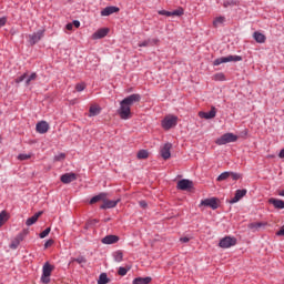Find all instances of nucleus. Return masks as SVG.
<instances>
[{
    "label": "nucleus",
    "mask_w": 284,
    "mask_h": 284,
    "mask_svg": "<svg viewBox=\"0 0 284 284\" xmlns=\"http://www.w3.org/2000/svg\"><path fill=\"white\" fill-rule=\"evenodd\" d=\"M139 101H141V95L139 94H131L124 98L120 102V109L118 110V114L120 115V118L124 121H128V119H132L131 108L134 103H139Z\"/></svg>",
    "instance_id": "obj_1"
},
{
    "label": "nucleus",
    "mask_w": 284,
    "mask_h": 284,
    "mask_svg": "<svg viewBox=\"0 0 284 284\" xmlns=\"http://www.w3.org/2000/svg\"><path fill=\"white\" fill-rule=\"evenodd\" d=\"M236 141H239L237 135H234V133H225L219 138L215 143L216 145H227V143H236Z\"/></svg>",
    "instance_id": "obj_2"
},
{
    "label": "nucleus",
    "mask_w": 284,
    "mask_h": 284,
    "mask_svg": "<svg viewBox=\"0 0 284 284\" xmlns=\"http://www.w3.org/2000/svg\"><path fill=\"white\" fill-rule=\"evenodd\" d=\"M54 270V265H51L49 262H45L42 267V283H50V276H52V271Z\"/></svg>",
    "instance_id": "obj_3"
},
{
    "label": "nucleus",
    "mask_w": 284,
    "mask_h": 284,
    "mask_svg": "<svg viewBox=\"0 0 284 284\" xmlns=\"http://www.w3.org/2000/svg\"><path fill=\"white\" fill-rule=\"evenodd\" d=\"M237 61H243V58L241 55H227L217 58L214 60L213 65H221V63H232Z\"/></svg>",
    "instance_id": "obj_4"
},
{
    "label": "nucleus",
    "mask_w": 284,
    "mask_h": 284,
    "mask_svg": "<svg viewBox=\"0 0 284 284\" xmlns=\"http://www.w3.org/2000/svg\"><path fill=\"white\" fill-rule=\"evenodd\" d=\"M176 121H179L176 115H166L162 121V128L164 130H171V128L176 125Z\"/></svg>",
    "instance_id": "obj_5"
},
{
    "label": "nucleus",
    "mask_w": 284,
    "mask_h": 284,
    "mask_svg": "<svg viewBox=\"0 0 284 284\" xmlns=\"http://www.w3.org/2000/svg\"><path fill=\"white\" fill-rule=\"evenodd\" d=\"M44 34H45L44 29L39 30L34 33H31L28 36V39H29L28 42L30 43V45H36V43H39V41L43 39Z\"/></svg>",
    "instance_id": "obj_6"
},
{
    "label": "nucleus",
    "mask_w": 284,
    "mask_h": 284,
    "mask_svg": "<svg viewBox=\"0 0 284 284\" xmlns=\"http://www.w3.org/2000/svg\"><path fill=\"white\" fill-rule=\"evenodd\" d=\"M200 205H204V207H211L212 210H219V199L211 197L202 200Z\"/></svg>",
    "instance_id": "obj_7"
},
{
    "label": "nucleus",
    "mask_w": 284,
    "mask_h": 284,
    "mask_svg": "<svg viewBox=\"0 0 284 284\" xmlns=\"http://www.w3.org/2000/svg\"><path fill=\"white\" fill-rule=\"evenodd\" d=\"M236 245V239L226 236L220 241V247L227 250V247H234Z\"/></svg>",
    "instance_id": "obj_8"
},
{
    "label": "nucleus",
    "mask_w": 284,
    "mask_h": 284,
    "mask_svg": "<svg viewBox=\"0 0 284 284\" xmlns=\"http://www.w3.org/2000/svg\"><path fill=\"white\" fill-rule=\"evenodd\" d=\"M194 187V183L190 180H180L178 182V190L187 191Z\"/></svg>",
    "instance_id": "obj_9"
},
{
    "label": "nucleus",
    "mask_w": 284,
    "mask_h": 284,
    "mask_svg": "<svg viewBox=\"0 0 284 284\" xmlns=\"http://www.w3.org/2000/svg\"><path fill=\"white\" fill-rule=\"evenodd\" d=\"M119 201L121 200H103V204L100 206V210H112V207H116L119 205Z\"/></svg>",
    "instance_id": "obj_10"
},
{
    "label": "nucleus",
    "mask_w": 284,
    "mask_h": 284,
    "mask_svg": "<svg viewBox=\"0 0 284 284\" xmlns=\"http://www.w3.org/2000/svg\"><path fill=\"white\" fill-rule=\"evenodd\" d=\"M170 150H172V143H165L164 146L161 149V156L162 159H164V161H168V159L172 156Z\"/></svg>",
    "instance_id": "obj_11"
},
{
    "label": "nucleus",
    "mask_w": 284,
    "mask_h": 284,
    "mask_svg": "<svg viewBox=\"0 0 284 284\" xmlns=\"http://www.w3.org/2000/svg\"><path fill=\"white\" fill-rule=\"evenodd\" d=\"M108 32H110V29H108V28L99 29L98 31H95L92 34V39H94V40L103 39V38L108 37Z\"/></svg>",
    "instance_id": "obj_12"
},
{
    "label": "nucleus",
    "mask_w": 284,
    "mask_h": 284,
    "mask_svg": "<svg viewBox=\"0 0 284 284\" xmlns=\"http://www.w3.org/2000/svg\"><path fill=\"white\" fill-rule=\"evenodd\" d=\"M36 130L39 132V134H45V132L50 130V124H48L45 121H41L37 124Z\"/></svg>",
    "instance_id": "obj_13"
},
{
    "label": "nucleus",
    "mask_w": 284,
    "mask_h": 284,
    "mask_svg": "<svg viewBox=\"0 0 284 284\" xmlns=\"http://www.w3.org/2000/svg\"><path fill=\"white\" fill-rule=\"evenodd\" d=\"M60 181L64 184L72 183V181H77V174L75 173H65L61 175Z\"/></svg>",
    "instance_id": "obj_14"
},
{
    "label": "nucleus",
    "mask_w": 284,
    "mask_h": 284,
    "mask_svg": "<svg viewBox=\"0 0 284 284\" xmlns=\"http://www.w3.org/2000/svg\"><path fill=\"white\" fill-rule=\"evenodd\" d=\"M199 116H200V119H206V120L214 119V116H216V108L212 106L211 111H209V112L201 111L199 113Z\"/></svg>",
    "instance_id": "obj_15"
},
{
    "label": "nucleus",
    "mask_w": 284,
    "mask_h": 284,
    "mask_svg": "<svg viewBox=\"0 0 284 284\" xmlns=\"http://www.w3.org/2000/svg\"><path fill=\"white\" fill-rule=\"evenodd\" d=\"M245 194H247V190H245V189H243V190H237V191L235 192V196L230 200V203H231V204L239 203V201H240L241 199H243V196H245Z\"/></svg>",
    "instance_id": "obj_16"
},
{
    "label": "nucleus",
    "mask_w": 284,
    "mask_h": 284,
    "mask_svg": "<svg viewBox=\"0 0 284 284\" xmlns=\"http://www.w3.org/2000/svg\"><path fill=\"white\" fill-rule=\"evenodd\" d=\"M268 203H270V205H273L275 207V210H284V201L283 200L271 197V199H268Z\"/></svg>",
    "instance_id": "obj_17"
},
{
    "label": "nucleus",
    "mask_w": 284,
    "mask_h": 284,
    "mask_svg": "<svg viewBox=\"0 0 284 284\" xmlns=\"http://www.w3.org/2000/svg\"><path fill=\"white\" fill-rule=\"evenodd\" d=\"M104 245H113V243H119V236L116 235H106L102 239Z\"/></svg>",
    "instance_id": "obj_18"
},
{
    "label": "nucleus",
    "mask_w": 284,
    "mask_h": 284,
    "mask_svg": "<svg viewBox=\"0 0 284 284\" xmlns=\"http://www.w3.org/2000/svg\"><path fill=\"white\" fill-rule=\"evenodd\" d=\"M115 12H119V7H106L101 11V17H110V14Z\"/></svg>",
    "instance_id": "obj_19"
},
{
    "label": "nucleus",
    "mask_w": 284,
    "mask_h": 284,
    "mask_svg": "<svg viewBox=\"0 0 284 284\" xmlns=\"http://www.w3.org/2000/svg\"><path fill=\"white\" fill-rule=\"evenodd\" d=\"M21 241H23V234H18L14 240L10 244L11 250H17L19 245L21 244Z\"/></svg>",
    "instance_id": "obj_20"
},
{
    "label": "nucleus",
    "mask_w": 284,
    "mask_h": 284,
    "mask_svg": "<svg viewBox=\"0 0 284 284\" xmlns=\"http://www.w3.org/2000/svg\"><path fill=\"white\" fill-rule=\"evenodd\" d=\"M101 114V106L93 104L89 109V116H99Z\"/></svg>",
    "instance_id": "obj_21"
},
{
    "label": "nucleus",
    "mask_w": 284,
    "mask_h": 284,
    "mask_svg": "<svg viewBox=\"0 0 284 284\" xmlns=\"http://www.w3.org/2000/svg\"><path fill=\"white\" fill-rule=\"evenodd\" d=\"M41 214H43V212L40 211L36 213L33 216L29 217L26 222V225H28V227H30V225H34V223L39 221V216H41Z\"/></svg>",
    "instance_id": "obj_22"
},
{
    "label": "nucleus",
    "mask_w": 284,
    "mask_h": 284,
    "mask_svg": "<svg viewBox=\"0 0 284 284\" xmlns=\"http://www.w3.org/2000/svg\"><path fill=\"white\" fill-rule=\"evenodd\" d=\"M105 196H108L105 193H100L99 195L93 196L90 200V205H94V203H99V201H105Z\"/></svg>",
    "instance_id": "obj_23"
},
{
    "label": "nucleus",
    "mask_w": 284,
    "mask_h": 284,
    "mask_svg": "<svg viewBox=\"0 0 284 284\" xmlns=\"http://www.w3.org/2000/svg\"><path fill=\"white\" fill-rule=\"evenodd\" d=\"M152 283V277H136L133 280V284H150Z\"/></svg>",
    "instance_id": "obj_24"
},
{
    "label": "nucleus",
    "mask_w": 284,
    "mask_h": 284,
    "mask_svg": "<svg viewBox=\"0 0 284 284\" xmlns=\"http://www.w3.org/2000/svg\"><path fill=\"white\" fill-rule=\"evenodd\" d=\"M253 38L255 39V41L257 42V43H265V34H263V33H261V32H258V31H255L254 33H253Z\"/></svg>",
    "instance_id": "obj_25"
},
{
    "label": "nucleus",
    "mask_w": 284,
    "mask_h": 284,
    "mask_svg": "<svg viewBox=\"0 0 284 284\" xmlns=\"http://www.w3.org/2000/svg\"><path fill=\"white\" fill-rule=\"evenodd\" d=\"M73 263H78L79 265H83V263H87V260L83 256H79L77 258L72 257L71 261L69 262V265H73Z\"/></svg>",
    "instance_id": "obj_26"
},
{
    "label": "nucleus",
    "mask_w": 284,
    "mask_h": 284,
    "mask_svg": "<svg viewBox=\"0 0 284 284\" xmlns=\"http://www.w3.org/2000/svg\"><path fill=\"white\" fill-rule=\"evenodd\" d=\"M223 23H225V17L223 16L216 17L213 21L214 28H219V26H223Z\"/></svg>",
    "instance_id": "obj_27"
},
{
    "label": "nucleus",
    "mask_w": 284,
    "mask_h": 284,
    "mask_svg": "<svg viewBox=\"0 0 284 284\" xmlns=\"http://www.w3.org/2000/svg\"><path fill=\"white\" fill-rule=\"evenodd\" d=\"M109 283H110V278H108V274L105 273L100 274L98 284H109Z\"/></svg>",
    "instance_id": "obj_28"
},
{
    "label": "nucleus",
    "mask_w": 284,
    "mask_h": 284,
    "mask_svg": "<svg viewBox=\"0 0 284 284\" xmlns=\"http://www.w3.org/2000/svg\"><path fill=\"white\" fill-rule=\"evenodd\" d=\"M150 156V152L148 150H140L138 152V159H148Z\"/></svg>",
    "instance_id": "obj_29"
},
{
    "label": "nucleus",
    "mask_w": 284,
    "mask_h": 284,
    "mask_svg": "<svg viewBox=\"0 0 284 284\" xmlns=\"http://www.w3.org/2000/svg\"><path fill=\"white\" fill-rule=\"evenodd\" d=\"M113 257L116 263H121V261H123V253L121 251H116L113 253Z\"/></svg>",
    "instance_id": "obj_30"
},
{
    "label": "nucleus",
    "mask_w": 284,
    "mask_h": 284,
    "mask_svg": "<svg viewBox=\"0 0 284 284\" xmlns=\"http://www.w3.org/2000/svg\"><path fill=\"white\" fill-rule=\"evenodd\" d=\"M8 221V213L6 211H2L0 213V227L3 226V224Z\"/></svg>",
    "instance_id": "obj_31"
},
{
    "label": "nucleus",
    "mask_w": 284,
    "mask_h": 284,
    "mask_svg": "<svg viewBox=\"0 0 284 284\" xmlns=\"http://www.w3.org/2000/svg\"><path fill=\"white\" fill-rule=\"evenodd\" d=\"M150 45H152V40L151 39L139 42V44H138L139 48H150Z\"/></svg>",
    "instance_id": "obj_32"
},
{
    "label": "nucleus",
    "mask_w": 284,
    "mask_h": 284,
    "mask_svg": "<svg viewBox=\"0 0 284 284\" xmlns=\"http://www.w3.org/2000/svg\"><path fill=\"white\" fill-rule=\"evenodd\" d=\"M263 225H265V224L261 223V222H255V223L248 224V229L250 230H258L260 227H263Z\"/></svg>",
    "instance_id": "obj_33"
},
{
    "label": "nucleus",
    "mask_w": 284,
    "mask_h": 284,
    "mask_svg": "<svg viewBox=\"0 0 284 284\" xmlns=\"http://www.w3.org/2000/svg\"><path fill=\"white\" fill-rule=\"evenodd\" d=\"M32 81H37V73H31L27 80H26V85H30V83H32Z\"/></svg>",
    "instance_id": "obj_34"
},
{
    "label": "nucleus",
    "mask_w": 284,
    "mask_h": 284,
    "mask_svg": "<svg viewBox=\"0 0 284 284\" xmlns=\"http://www.w3.org/2000/svg\"><path fill=\"white\" fill-rule=\"evenodd\" d=\"M227 179H230V172H223L222 174H220L217 176V181H227Z\"/></svg>",
    "instance_id": "obj_35"
},
{
    "label": "nucleus",
    "mask_w": 284,
    "mask_h": 284,
    "mask_svg": "<svg viewBox=\"0 0 284 284\" xmlns=\"http://www.w3.org/2000/svg\"><path fill=\"white\" fill-rule=\"evenodd\" d=\"M19 161H28V159H32V154H19L18 155Z\"/></svg>",
    "instance_id": "obj_36"
},
{
    "label": "nucleus",
    "mask_w": 284,
    "mask_h": 284,
    "mask_svg": "<svg viewBox=\"0 0 284 284\" xmlns=\"http://www.w3.org/2000/svg\"><path fill=\"white\" fill-rule=\"evenodd\" d=\"M224 8H230L232 6H236V0H226L223 3Z\"/></svg>",
    "instance_id": "obj_37"
},
{
    "label": "nucleus",
    "mask_w": 284,
    "mask_h": 284,
    "mask_svg": "<svg viewBox=\"0 0 284 284\" xmlns=\"http://www.w3.org/2000/svg\"><path fill=\"white\" fill-rule=\"evenodd\" d=\"M183 9H176L174 11H171V17H182Z\"/></svg>",
    "instance_id": "obj_38"
},
{
    "label": "nucleus",
    "mask_w": 284,
    "mask_h": 284,
    "mask_svg": "<svg viewBox=\"0 0 284 284\" xmlns=\"http://www.w3.org/2000/svg\"><path fill=\"white\" fill-rule=\"evenodd\" d=\"M75 90H77V92H83L84 90H85V83H78L77 85H75Z\"/></svg>",
    "instance_id": "obj_39"
},
{
    "label": "nucleus",
    "mask_w": 284,
    "mask_h": 284,
    "mask_svg": "<svg viewBox=\"0 0 284 284\" xmlns=\"http://www.w3.org/2000/svg\"><path fill=\"white\" fill-rule=\"evenodd\" d=\"M28 79V73H24L16 79V83H22V81H26Z\"/></svg>",
    "instance_id": "obj_40"
},
{
    "label": "nucleus",
    "mask_w": 284,
    "mask_h": 284,
    "mask_svg": "<svg viewBox=\"0 0 284 284\" xmlns=\"http://www.w3.org/2000/svg\"><path fill=\"white\" fill-rule=\"evenodd\" d=\"M50 232H51V229L47 227L44 231L40 233V239H45V236H48Z\"/></svg>",
    "instance_id": "obj_41"
},
{
    "label": "nucleus",
    "mask_w": 284,
    "mask_h": 284,
    "mask_svg": "<svg viewBox=\"0 0 284 284\" xmlns=\"http://www.w3.org/2000/svg\"><path fill=\"white\" fill-rule=\"evenodd\" d=\"M158 14H161L163 17H172V11L160 10L158 11Z\"/></svg>",
    "instance_id": "obj_42"
},
{
    "label": "nucleus",
    "mask_w": 284,
    "mask_h": 284,
    "mask_svg": "<svg viewBox=\"0 0 284 284\" xmlns=\"http://www.w3.org/2000/svg\"><path fill=\"white\" fill-rule=\"evenodd\" d=\"M215 81H225V75L223 73H217L214 75Z\"/></svg>",
    "instance_id": "obj_43"
},
{
    "label": "nucleus",
    "mask_w": 284,
    "mask_h": 284,
    "mask_svg": "<svg viewBox=\"0 0 284 284\" xmlns=\"http://www.w3.org/2000/svg\"><path fill=\"white\" fill-rule=\"evenodd\" d=\"M230 179H233V181H239V179H241V174L230 172Z\"/></svg>",
    "instance_id": "obj_44"
},
{
    "label": "nucleus",
    "mask_w": 284,
    "mask_h": 284,
    "mask_svg": "<svg viewBox=\"0 0 284 284\" xmlns=\"http://www.w3.org/2000/svg\"><path fill=\"white\" fill-rule=\"evenodd\" d=\"M65 160V153H60L54 156V161H63Z\"/></svg>",
    "instance_id": "obj_45"
},
{
    "label": "nucleus",
    "mask_w": 284,
    "mask_h": 284,
    "mask_svg": "<svg viewBox=\"0 0 284 284\" xmlns=\"http://www.w3.org/2000/svg\"><path fill=\"white\" fill-rule=\"evenodd\" d=\"M52 245H54V240H48L44 243V250H48V247H52Z\"/></svg>",
    "instance_id": "obj_46"
},
{
    "label": "nucleus",
    "mask_w": 284,
    "mask_h": 284,
    "mask_svg": "<svg viewBox=\"0 0 284 284\" xmlns=\"http://www.w3.org/2000/svg\"><path fill=\"white\" fill-rule=\"evenodd\" d=\"M118 274L120 276H125V274H128V268L125 267H120L119 271H118Z\"/></svg>",
    "instance_id": "obj_47"
},
{
    "label": "nucleus",
    "mask_w": 284,
    "mask_h": 284,
    "mask_svg": "<svg viewBox=\"0 0 284 284\" xmlns=\"http://www.w3.org/2000/svg\"><path fill=\"white\" fill-rule=\"evenodd\" d=\"M72 26H74V28H81V22L79 20H74Z\"/></svg>",
    "instance_id": "obj_48"
},
{
    "label": "nucleus",
    "mask_w": 284,
    "mask_h": 284,
    "mask_svg": "<svg viewBox=\"0 0 284 284\" xmlns=\"http://www.w3.org/2000/svg\"><path fill=\"white\" fill-rule=\"evenodd\" d=\"M7 19L6 18H0V28H3L6 26Z\"/></svg>",
    "instance_id": "obj_49"
},
{
    "label": "nucleus",
    "mask_w": 284,
    "mask_h": 284,
    "mask_svg": "<svg viewBox=\"0 0 284 284\" xmlns=\"http://www.w3.org/2000/svg\"><path fill=\"white\" fill-rule=\"evenodd\" d=\"M73 28H74V24H72V23H68V24L65 26V29L69 30V31H72Z\"/></svg>",
    "instance_id": "obj_50"
},
{
    "label": "nucleus",
    "mask_w": 284,
    "mask_h": 284,
    "mask_svg": "<svg viewBox=\"0 0 284 284\" xmlns=\"http://www.w3.org/2000/svg\"><path fill=\"white\" fill-rule=\"evenodd\" d=\"M180 241L182 243H190V237H181Z\"/></svg>",
    "instance_id": "obj_51"
},
{
    "label": "nucleus",
    "mask_w": 284,
    "mask_h": 284,
    "mask_svg": "<svg viewBox=\"0 0 284 284\" xmlns=\"http://www.w3.org/2000/svg\"><path fill=\"white\" fill-rule=\"evenodd\" d=\"M151 45H156L159 43V39H150Z\"/></svg>",
    "instance_id": "obj_52"
},
{
    "label": "nucleus",
    "mask_w": 284,
    "mask_h": 284,
    "mask_svg": "<svg viewBox=\"0 0 284 284\" xmlns=\"http://www.w3.org/2000/svg\"><path fill=\"white\" fill-rule=\"evenodd\" d=\"M277 236H284V226L277 232Z\"/></svg>",
    "instance_id": "obj_53"
},
{
    "label": "nucleus",
    "mask_w": 284,
    "mask_h": 284,
    "mask_svg": "<svg viewBox=\"0 0 284 284\" xmlns=\"http://www.w3.org/2000/svg\"><path fill=\"white\" fill-rule=\"evenodd\" d=\"M140 205L142 207H148V202L146 201H140Z\"/></svg>",
    "instance_id": "obj_54"
},
{
    "label": "nucleus",
    "mask_w": 284,
    "mask_h": 284,
    "mask_svg": "<svg viewBox=\"0 0 284 284\" xmlns=\"http://www.w3.org/2000/svg\"><path fill=\"white\" fill-rule=\"evenodd\" d=\"M278 196H284V190L278 191Z\"/></svg>",
    "instance_id": "obj_55"
}]
</instances>
